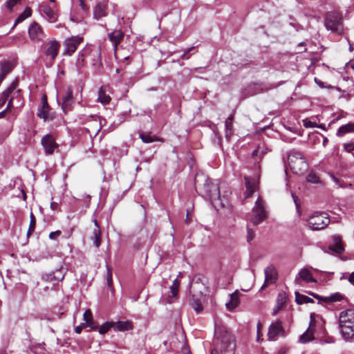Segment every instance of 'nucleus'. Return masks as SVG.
I'll use <instances>...</instances> for the list:
<instances>
[{"mask_svg":"<svg viewBox=\"0 0 354 354\" xmlns=\"http://www.w3.org/2000/svg\"><path fill=\"white\" fill-rule=\"evenodd\" d=\"M195 186L199 189V194L209 200L215 207H225L228 205V199L223 196L221 197L219 183L203 174H197L195 178Z\"/></svg>","mask_w":354,"mask_h":354,"instance_id":"nucleus-1","label":"nucleus"},{"mask_svg":"<svg viewBox=\"0 0 354 354\" xmlns=\"http://www.w3.org/2000/svg\"><path fill=\"white\" fill-rule=\"evenodd\" d=\"M214 348L211 354H235V339L227 328L218 322H215Z\"/></svg>","mask_w":354,"mask_h":354,"instance_id":"nucleus-2","label":"nucleus"},{"mask_svg":"<svg viewBox=\"0 0 354 354\" xmlns=\"http://www.w3.org/2000/svg\"><path fill=\"white\" fill-rule=\"evenodd\" d=\"M324 26L327 30L337 37H346V28L343 22V17L337 11L328 12L324 17Z\"/></svg>","mask_w":354,"mask_h":354,"instance_id":"nucleus-3","label":"nucleus"},{"mask_svg":"<svg viewBox=\"0 0 354 354\" xmlns=\"http://www.w3.org/2000/svg\"><path fill=\"white\" fill-rule=\"evenodd\" d=\"M339 324L344 339H349L354 337V309L342 311L339 316Z\"/></svg>","mask_w":354,"mask_h":354,"instance_id":"nucleus-4","label":"nucleus"},{"mask_svg":"<svg viewBox=\"0 0 354 354\" xmlns=\"http://www.w3.org/2000/svg\"><path fill=\"white\" fill-rule=\"evenodd\" d=\"M288 163L290 169L296 174H302L308 168V163L304 154L295 149L288 152Z\"/></svg>","mask_w":354,"mask_h":354,"instance_id":"nucleus-5","label":"nucleus"},{"mask_svg":"<svg viewBox=\"0 0 354 354\" xmlns=\"http://www.w3.org/2000/svg\"><path fill=\"white\" fill-rule=\"evenodd\" d=\"M330 223V218L324 212H315L309 216L306 221V225L312 230L324 229Z\"/></svg>","mask_w":354,"mask_h":354,"instance_id":"nucleus-6","label":"nucleus"},{"mask_svg":"<svg viewBox=\"0 0 354 354\" xmlns=\"http://www.w3.org/2000/svg\"><path fill=\"white\" fill-rule=\"evenodd\" d=\"M60 46V43L58 41L48 40L43 42L41 50L50 61H54L59 53Z\"/></svg>","mask_w":354,"mask_h":354,"instance_id":"nucleus-7","label":"nucleus"},{"mask_svg":"<svg viewBox=\"0 0 354 354\" xmlns=\"http://www.w3.org/2000/svg\"><path fill=\"white\" fill-rule=\"evenodd\" d=\"M267 218V213L265 210L263 201L260 198L258 197L257 201L255 202V205L252 208V214L250 218L251 222L254 225H257L263 221Z\"/></svg>","mask_w":354,"mask_h":354,"instance_id":"nucleus-8","label":"nucleus"},{"mask_svg":"<svg viewBox=\"0 0 354 354\" xmlns=\"http://www.w3.org/2000/svg\"><path fill=\"white\" fill-rule=\"evenodd\" d=\"M41 106L38 109L37 116L43 119L44 122L51 121L54 119V113L50 112V107L47 101L46 95H43L41 97Z\"/></svg>","mask_w":354,"mask_h":354,"instance_id":"nucleus-9","label":"nucleus"},{"mask_svg":"<svg viewBox=\"0 0 354 354\" xmlns=\"http://www.w3.org/2000/svg\"><path fill=\"white\" fill-rule=\"evenodd\" d=\"M41 144L44 147L46 155L53 154L55 150L59 147L52 134H46L43 136L41 140Z\"/></svg>","mask_w":354,"mask_h":354,"instance_id":"nucleus-10","label":"nucleus"},{"mask_svg":"<svg viewBox=\"0 0 354 354\" xmlns=\"http://www.w3.org/2000/svg\"><path fill=\"white\" fill-rule=\"evenodd\" d=\"M78 121L81 124H86L89 123V122H93V123H95V136H96L99 133L102 127L100 117L97 115L82 114L78 116Z\"/></svg>","mask_w":354,"mask_h":354,"instance_id":"nucleus-11","label":"nucleus"},{"mask_svg":"<svg viewBox=\"0 0 354 354\" xmlns=\"http://www.w3.org/2000/svg\"><path fill=\"white\" fill-rule=\"evenodd\" d=\"M83 38L79 36H73L70 38H67L64 41L65 50L64 55H71L77 48V46L82 42Z\"/></svg>","mask_w":354,"mask_h":354,"instance_id":"nucleus-12","label":"nucleus"},{"mask_svg":"<svg viewBox=\"0 0 354 354\" xmlns=\"http://www.w3.org/2000/svg\"><path fill=\"white\" fill-rule=\"evenodd\" d=\"M28 35L30 39L34 41H39L44 37V31L39 24L37 22L31 24L28 28Z\"/></svg>","mask_w":354,"mask_h":354,"instance_id":"nucleus-13","label":"nucleus"},{"mask_svg":"<svg viewBox=\"0 0 354 354\" xmlns=\"http://www.w3.org/2000/svg\"><path fill=\"white\" fill-rule=\"evenodd\" d=\"M62 109L65 113L70 111L74 104L73 91L68 88L62 98Z\"/></svg>","mask_w":354,"mask_h":354,"instance_id":"nucleus-14","label":"nucleus"},{"mask_svg":"<svg viewBox=\"0 0 354 354\" xmlns=\"http://www.w3.org/2000/svg\"><path fill=\"white\" fill-rule=\"evenodd\" d=\"M265 281L261 289L266 288L270 283H274L277 280V272L275 267L270 265L264 270Z\"/></svg>","mask_w":354,"mask_h":354,"instance_id":"nucleus-15","label":"nucleus"},{"mask_svg":"<svg viewBox=\"0 0 354 354\" xmlns=\"http://www.w3.org/2000/svg\"><path fill=\"white\" fill-rule=\"evenodd\" d=\"M86 59L91 62L95 69H98L102 66L101 51L100 48H94L89 50Z\"/></svg>","mask_w":354,"mask_h":354,"instance_id":"nucleus-16","label":"nucleus"},{"mask_svg":"<svg viewBox=\"0 0 354 354\" xmlns=\"http://www.w3.org/2000/svg\"><path fill=\"white\" fill-rule=\"evenodd\" d=\"M108 0L98 1L93 10V17L98 20L107 15Z\"/></svg>","mask_w":354,"mask_h":354,"instance_id":"nucleus-17","label":"nucleus"},{"mask_svg":"<svg viewBox=\"0 0 354 354\" xmlns=\"http://www.w3.org/2000/svg\"><path fill=\"white\" fill-rule=\"evenodd\" d=\"M15 68L12 62L3 60L0 62V84L4 80L6 75L9 74Z\"/></svg>","mask_w":354,"mask_h":354,"instance_id":"nucleus-18","label":"nucleus"},{"mask_svg":"<svg viewBox=\"0 0 354 354\" xmlns=\"http://www.w3.org/2000/svg\"><path fill=\"white\" fill-rule=\"evenodd\" d=\"M18 85L19 80L18 79H15L11 83L9 87L2 93L0 97V108L3 107L5 105L6 102L9 99L10 95L12 94V91H13L17 87H18Z\"/></svg>","mask_w":354,"mask_h":354,"instance_id":"nucleus-19","label":"nucleus"},{"mask_svg":"<svg viewBox=\"0 0 354 354\" xmlns=\"http://www.w3.org/2000/svg\"><path fill=\"white\" fill-rule=\"evenodd\" d=\"M313 315H314L313 313L310 315L309 328L299 337V342L301 343L305 344L313 339V331L311 329V328L315 326V319H313Z\"/></svg>","mask_w":354,"mask_h":354,"instance_id":"nucleus-20","label":"nucleus"},{"mask_svg":"<svg viewBox=\"0 0 354 354\" xmlns=\"http://www.w3.org/2000/svg\"><path fill=\"white\" fill-rule=\"evenodd\" d=\"M328 249L337 254H341L344 252V248L342 243V238L339 235L333 236V244L328 246Z\"/></svg>","mask_w":354,"mask_h":354,"instance_id":"nucleus-21","label":"nucleus"},{"mask_svg":"<svg viewBox=\"0 0 354 354\" xmlns=\"http://www.w3.org/2000/svg\"><path fill=\"white\" fill-rule=\"evenodd\" d=\"M133 322L129 320L113 322V329L115 331L125 332L132 330Z\"/></svg>","mask_w":354,"mask_h":354,"instance_id":"nucleus-22","label":"nucleus"},{"mask_svg":"<svg viewBox=\"0 0 354 354\" xmlns=\"http://www.w3.org/2000/svg\"><path fill=\"white\" fill-rule=\"evenodd\" d=\"M124 32L120 30H115L109 34V40L112 42L115 49L124 38Z\"/></svg>","mask_w":354,"mask_h":354,"instance_id":"nucleus-23","label":"nucleus"},{"mask_svg":"<svg viewBox=\"0 0 354 354\" xmlns=\"http://www.w3.org/2000/svg\"><path fill=\"white\" fill-rule=\"evenodd\" d=\"M283 331V327L281 322L280 321H277L275 323H272L268 330V335L269 338L273 339L278 336L281 332Z\"/></svg>","mask_w":354,"mask_h":354,"instance_id":"nucleus-24","label":"nucleus"},{"mask_svg":"<svg viewBox=\"0 0 354 354\" xmlns=\"http://www.w3.org/2000/svg\"><path fill=\"white\" fill-rule=\"evenodd\" d=\"M345 301L347 302V299L344 295L339 292L332 293L329 296L324 297V302L326 304H330L337 301Z\"/></svg>","mask_w":354,"mask_h":354,"instance_id":"nucleus-25","label":"nucleus"},{"mask_svg":"<svg viewBox=\"0 0 354 354\" xmlns=\"http://www.w3.org/2000/svg\"><path fill=\"white\" fill-rule=\"evenodd\" d=\"M299 277L295 278V283L299 284V279H301L302 280L305 281L306 282H313L315 281V280L313 279V275L311 272L306 268H303L300 270V272L298 274Z\"/></svg>","mask_w":354,"mask_h":354,"instance_id":"nucleus-26","label":"nucleus"},{"mask_svg":"<svg viewBox=\"0 0 354 354\" xmlns=\"http://www.w3.org/2000/svg\"><path fill=\"white\" fill-rule=\"evenodd\" d=\"M234 120L233 114H231L225 122V138L227 140H230L232 136L234 134L233 124L232 122Z\"/></svg>","mask_w":354,"mask_h":354,"instance_id":"nucleus-27","label":"nucleus"},{"mask_svg":"<svg viewBox=\"0 0 354 354\" xmlns=\"http://www.w3.org/2000/svg\"><path fill=\"white\" fill-rule=\"evenodd\" d=\"M354 132V123L349 122L346 124L341 126L337 133L336 135L338 137H343L346 133Z\"/></svg>","mask_w":354,"mask_h":354,"instance_id":"nucleus-28","label":"nucleus"},{"mask_svg":"<svg viewBox=\"0 0 354 354\" xmlns=\"http://www.w3.org/2000/svg\"><path fill=\"white\" fill-rule=\"evenodd\" d=\"M91 239L93 241L94 246L95 248H98L101 245V240H102L101 229H94L93 230V234L91 236Z\"/></svg>","mask_w":354,"mask_h":354,"instance_id":"nucleus-29","label":"nucleus"},{"mask_svg":"<svg viewBox=\"0 0 354 354\" xmlns=\"http://www.w3.org/2000/svg\"><path fill=\"white\" fill-rule=\"evenodd\" d=\"M41 11L49 20H52L53 21L56 20V13L51 9V8L49 6H43L41 7Z\"/></svg>","mask_w":354,"mask_h":354,"instance_id":"nucleus-30","label":"nucleus"},{"mask_svg":"<svg viewBox=\"0 0 354 354\" xmlns=\"http://www.w3.org/2000/svg\"><path fill=\"white\" fill-rule=\"evenodd\" d=\"M295 301L297 304L314 303V300L304 295L300 294L299 292H295Z\"/></svg>","mask_w":354,"mask_h":354,"instance_id":"nucleus-31","label":"nucleus"},{"mask_svg":"<svg viewBox=\"0 0 354 354\" xmlns=\"http://www.w3.org/2000/svg\"><path fill=\"white\" fill-rule=\"evenodd\" d=\"M239 292L236 290L234 292L231 294V301L229 303L226 304V307L229 310H232L235 308L239 304L238 299Z\"/></svg>","mask_w":354,"mask_h":354,"instance_id":"nucleus-32","label":"nucleus"},{"mask_svg":"<svg viewBox=\"0 0 354 354\" xmlns=\"http://www.w3.org/2000/svg\"><path fill=\"white\" fill-rule=\"evenodd\" d=\"M32 15V10L31 8L29 7H26L23 13H21L15 20V26L16 24L22 22L24 20H25L26 18L30 17Z\"/></svg>","mask_w":354,"mask_h":354,"instance_id":"nucleus-33","label":"nucleus"},{"mask_svg":"<svg viewBox=\"0 0 354 354\" xmlns=\"http://www.w3.org/2000/svg\"><path fill=\"white\" fill-rule=\"evenodd\" d=\"M245 180L246 188L248 189H252L254 191L257 190V189L258 187L259 182L256 179L252 178L245 177Z\"/></svg>","mask_w":354,"mask_h":354,"instance_id":"nucleus-34","label":"nucleus"},{"mask_svg":"<svg viewBox=\"0 0 354 354\" xmlns=\"http://www.w3.org/2000/svg\"><path fill=\"white\" fill-rule=\"evenodd\" d=\"M111 328H113V322H106L104 323L98 330V332L101 335L106 334Z\"/></svg>","mask_w":354,"mask_h":354,"instance_id":"nucleus-35","label":"nucleus"},{"mask_svg":"<svg viewBox=\"0 0 354 354\" xmlns=\"http://www.w3.org/2000/svg\"><path fill=\"white\" fill-rule=\"evenodd\" d=\"M98 100L104 104H107L110 102L111 97L109 95H106L102 89H100L98 93Z\"/></svg>","mask_w":354,"mask_h":354,"instance_id":"nucleus-36","label":"nucleus"},{"mask_svg":"<svg viewBox=\"0 0 354 354\" xmlns=\"http://www.w3.org/2000/svg\"><path fill=\"white\" fill-rule=\"evenodd\" d=\"M36 218L32 213H30V221L29 227L27 232V236L29 237L35 230Z\"/></svg>","mask_w":354,"mask_h":354,"instance_id":"nucleus-37","label":"nucleus"},{"mask_svg":"<svg viewBox=\"0 0 354 354\" xmlns=\"http://www.w3.org/2000/svg\"><path fill=\"white\" fill-rule=\"evenodd\" d=\"M55 273V281L56 282L62 281L65 276L66 272L62 268L57 269L55 271H53Z\"/></svg>","mask_w":354,"mask_h":354,"instance_id":"nucleus-38","label":"nucleus"},{"mask_svg":"<svg viewBox=\"0 0 354 354\" xmlns=\"http://www.w3.org/2000/svg\"><path fill=\"white\" fill-rule=\"evenodd\" d=\"M286 302V297L284 292L279 293L277 299L278 309H281Z\"/></svg>","mask_w":354,"mask_h":354,"instance_id":"nucleus-39","label":"nucleus"},{"mask_svg":"<svg viewBox=\"0 0 354 354\" xmlns=\"http://www.w3.org/2000/svg\"><path fill=\"white\" fill-rule=\"evenodd\" d=\"M190 305L192 308L198 313L202 312L203 310V306L198 299H193L190 302Z\"/></svg>","mask_w":354,"mask_h":354,"instance_id":"nucleus-40","label":"nucleus"},{"mask_svg":"<svg viewBox=\"0 0 354 354\" xmlns=\"http://www.w3.org/2000/svg\"><path fill=\"white\" fill-rule=\"evenodd\" d=\"M179 286H180V283L178 281V279H176L173 281L172 285L170 286V292H171V296L173 297H176L177 296Z\"/></svg>","mask_w":354,"mask_h":354,"instance_id":"nucleus-41","label":"nucleus"},{"mask_svg":"<svg viewBox=\"0 0 354 354\" xmlns=\"http://www.w3.org/2000/svg\"><path fill=\"white\" fill-rule=\"evenodd\" d=\"M140 138L145 143H151L155 140V139L148 133H140Z\"/></svg>","mask_w":354,"mask_h":354,"instance_id":"nucleus-42","label":"nucleus"},{"mask_svg":"<svg viewBox=\"0 0 354 354\" xmlns=\"http://www.w3.org/2000/svg\"><path fill=\"white\" fill-rule=\"evenodd\" d=\"M306 180L310 183H317L319 182V177L314 172H310L306 176Z\"/></svg>","mask_w":354,"mask_h":354,"instance_id":"nucleus-43","label":"nucleus"},{"mask_svg":"<svg viewBox=\"0 0 354 354\" xmlns=\"http://www.w3.org/2000/svg\"><path fill=\"white\" fill-rule=\"evenodd\" d=\"M107 268V273H106V283L109 288H111L113 285V279H112V272L109 266H106Z\"/></svg>","mask_w":354,"mask_h":354,"instance_id":"nucleus-44","label":"nucleus"},{"mask_svg":"<svg viewBox=\"0 0 354 354\" xmlns=\"http://www.w3.org/2000/svg\"><path fill=\"white\" fill-rule=\"evenodd\" d=\"M255 237V232L249 227H247V241L250 243Z\"/></svg>","mask_w":354,"mask_h":354,"instance_id":"nucleus-45","label":"nucleus"},{"mask_svg":"<svg viewBox=\"0 0 354 354\" xmlns=\"http://www.w3.org/2000/svg\"><path fill=\"white\" fill-rule=\"evenodd\" d=\"M88 50H86L84 53H80L77 58V62L79 63H84L85 61L87 62L88 59H86V55H88Z\"/></svg>","mask_w":354,"mask_h":354,"instance_id":"nucleus-46","label":"nucleus"},{"mask_svg":"<svg viewBox=\"0 0 354 354\" xmlns=\"http://www.w3.org/2000/svg\"><path fill=\"white\" fill-rule=\"evenodd\" d=\"M291 195H292V199L294 201V203L295 204L296 209H297V212H299L300 209H301L300 200H299V197L297 196H296V194L294 192H292Z\"/></svg>","mask_w":354,"mask_h":354,"instance_id":"nucleus-47","label":"nucleus"},{"mask_svg":"<svg viewBox=\"0 0 354 354\" xmlns=\"http://www.w3.org/2000/svg\"><path fill=\"white\" fill-rule=\"evenodd\" d=\"M54 276H55L54 272H50L49 273L43 274L42 279L47 281H55Z\"/></svg>","mask_w":354,"mask_h":354,"instance_id":"nucleus-48","label":"nucleus"},{"mask_svg":"<svg viewBox=\"0 0 354 354\" xmlns=\"http://www.w3.org/2000/svg\"><path fill=\"white\" fill-rule=\"evenodd\" d=\"M84 324L85 326H89L92 330H95L97 328V326L95 324L94 320L93 319V316L88 318Z\"/></svg>","mask_w":354,"mask_h":354,"instance_id":"nucleus-49","label":"nucleus"},{"mask_svg":"<svg viewBox=\"0 0 354 354\" xmlns=\"http://www.w3.org/2000/svg\"><path fill=\"white\" fill-rule=\"evenodd\" d=\"M344 149L348 153L352 152L354 151V143L351 142L344 144Z\"/></svg>","mask_w":354,"mask_h":354,"instance_id":"nucleus-50","label":"nucleus"},{"mask_svg":"<svg viewBox=\"0 0 354 354\" xmlns=\"http://www.w3.org/2000/svg\"><path fill=\"white\" fill-rule=\"evenodd\" d=\"M310 295H312L314 298L318 299V304H322L324 305L325 304L324 302V297H323V296H320L316 293H314V292H310L309 293Z\"/></svg>","mask_w":354,"mask_h":354,"instance_id":"nucleus-51","label":"nucleus"},{"mask_svg":"<svg viewBox=\"0 0 354 354\" xmlns=\"http://www.w3.org/2000/svg\"><path fill=\"white\" fill-rule=\"evenodd\" d=\"M20 0H8L6 3V7L9 9H12L15 6Z\"/></svg>","mask_w":354,"mask_h":354,"instance_id":"nucleus-52","label":"nucleus"},{"mask_svg":"<svg viewBox=\"0 0 354 354\" xmlns=\"http://www.w3.org/2000/svg\"><path fill=\"white\" fill-rule=\"evenodd\" d=\"M118 117H119L118 121H114L111 126L117 127L120 124L122 123L125 120L126 114L123 113V114L119 115Z\"/></svg>","mask_w":354,"mask_h":354,"instance_id":"nucleus-53","label":"nucleus"},{"mask_svg":"<svg viewBox=\"0 0 354 354\" xmlns=\"http://www.w3.org/2000/svg\"><path fill=\"white\" fill-rule=\"evenodd\" d=\"M194 46H192L187 49H186L184 53L180 55V59H188L189 57H187V55L189 52H191L192 50L194 49Z\"/></svg>","mask_w":354,"mask_h":354,"instance_id":"nucleus-54","label":"nucleus"},{"mask_svg":"<svg viewBox=\"0 0 354 354\" xmlns=\"http://www.w3.org/2000/svg\"><path fill=\"white\" fill-rule=\"evenodd\" d=\"M13 100H14V95H12L8 100V102L6 108L5 109L6 110H7L8 112L10 111L11 108L13 106Z\"/></svg>","mask_w":354,"mask_h":354,"instance_id":"nucleus-55","label":"nucleus"},{"mask_svg":"<svg viewBox=\"0 0 354 354\" xmlns=\"http://www.w3.org/2000/svg\"><path fill=\"white\" fill-rule=\"evenodd\" d=\"M61 234H62V232L60 230H57V231H55V232H52L49 234V238L50 239H55L57 237L60 236Z\"/></svg>","mask_w":354,"mask_h":354,"instance_id":"nucleus-56","label":"nucleus"},{"mask_svg":"<svg viewBox=\"0 0 354 354\" xmlns=\"http://www.w3.org/2000/svg\"><path fill=\"white\" fill-rule=\"evenodd\" d=\"M263 154L264 151L263 150H260L259 147L252 152L253 156H262Z\"/></svg>","mask_w":354,"mask_h":354,"instance_id":"nucleus-57","label":"nucleus"},{"mask_svg":"<svg viewBox=\"0 0 354 354\" xmlns=\"http://www.w3.org/2000/svg\"><path fill=\"white\" fill-rule=\"evenodd\" d=\"M89 127L90 129H88V132L90 133V136H91L93 133L95 135V123L93 122H89Z\"/></svg>","mask_w":354,"mask_h":354,"instance_id":"nucleus-58","label":"nucleus"},{"mask_svg":"<svg viewBox=\"0 0 354 354\" xmlns=\"http://www.w3.org/2000/svg\"><path fill=\"white\" fill-rule=\"evenodd\" d=\"M21 90L20 89H17V87L13 91H12V94L10 95V97L12 96V95H14V98L15 97H18L21 95Z\"/></svg>","mask_w":354,"mask_h":354,"instance_id":"nucleus-59","label":"nucleus"},{"mask_svg":"<svg viewBox=\"0 0 354 354\" xmlns=\"http://www.w3.org/2000/svg\"><path fill=\"white\" fill-rule=\"evenodd\" d=\"M85 327V324L82 323L81 325L77 326L75 328V332L77 334H80L81 333L82 329Z\"/></svg>","mask_w":354,"mask_h":354,"instance_id":"nucleus-60","label":"nucleus"},{"mask_svg":"<svg viewBox=\"0 0 354 354\" xmlns=\"http://www.w3.org/2000/svg\"><path fill=\"white\" fill-rule=\"evenodd\" d=\"M80 1V6L82 8V10L84 12H87L88 8L86 6V5L84 3V0H79Z\"/></svg>","mask_w":354,"mask_h":354,"instance_id":"nucleus-61","label":"nucleus"},{"mask_svg":"<svg viewBox=\"0 0 354 354\" xmlns=\"http://www.w3.org/2000/svg\"><path fill=\"white\" fill-rule=\"evenodd\" d=\"M84 320L85 322H86V319L89 318L90 317H92V313L89 310H86L84 313Z\"/></svg>","mask_w":354,"mask_h":354,"instance_id":"nucleus-62","label":"nucleus"},{"mask_svg":"<svg viewBox=\"0 0 354 354\" xmlns=\"http://www.w3.org/2000/svg\"><path fill=\"white\" fill-rule=\"evenodd\" d=\"M255 192L254 190H252V189H247L246 188V191H245V198H249V197H251L252 196V194Z\"/></svg>","mask_w":354,"mask_h":354,"instance_id":"nucleus-63","label":"nucleus"},{"mask_svg":"<svg viewBox=\"0 0 354 354\" xmlns=\"http://www.w3.org/2000/svg\"><path fill=\"white\" fill-rule=\"evenodd\" d=\"M348 281L354 286V271L350 274Z\"/></svg>","mask_w":354,"mask_h":354,"instance_id":"nucleus-64","label":"nucleus"}]
</instances>
